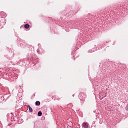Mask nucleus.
Returning a JSON list of instances; mask_svg holds the SVG:
<instances>
[{"mask_svg": "<svg viewBox=\"0 0 128 128\" xmlns=\"http://www.w3.org/2000/svg\"><path fill=\"white\" fill-rule=\"evenodd\" d=\"M72 96H74V94H73V95H72Z\"/></svg>", "mask_w": 128, "mask_h": 128, "instance_id": "1a4fd4ad", "label": "nucleus"}, {"mask_svg": "<svg viewBox=\"0 0 128 128\" xmlns=\"http://www.w3.org/2000/svg\"><path fill=\"white\" fill-rule=\"evenodd\" d=\"M125 110H128V104L126 106V108H125Z\"/></svg>", "mask_w": 128, "mask_h": 128, "instance_id": "423d86ee", "label": "nucleus"}, {"mask_svg": "<svg viewBox=\"0 0 128 128\" xmlns=\"http://www.w3.org/2000/svg\"><path fill=\"white\" fill-rule=\"evenodd\" d=\"M88 52H92V50H88Z\"/></svg>", "mask_w": 128, "mask_h": 128, "instance_id": "0eeeda50", "label": "nucleus"}, {"mask_svg": "<svg viewBox=\"0 0 128 128\" xmlns=\"http://www.w3.org/2000/svg\"><path fill=\"white\" fill-rule=\"evenodd\" d=\"M28 108L29 109V112H32V108L30 107V106L28 105Z\"/></svg>", "mask_w": 128, "mask_h": 128, "instance_id": "f03ea898", "label": "nucleus"}, {"mask_svg": "<svg viewBox=\"0 0 128 128\" xmlns=\"http://www.w3.org/2000/svg\"><path fill=\"white\" fill-rule=\"evenodd\" d=\"M42 111H39L38 112V116H42Z\"/></svg>", "mask_w": 128, "mask_h": 128, "instance_id": "39448f33", "label": "nucleus"}, {"mask_svg": "<svg viewBox=\"0 0 128 128\" xmlns=\"http://www.w3.org/2000/svg\"><path fill=\"white\" fill-rule=\"evenodd\" d=\"M24 28H30V24H26L24 25Z\"/></svg>", "mask_w": 128, "mask_h": 128, "instance_id": "20e7f679", "label": "nucleus"}, {"mask_svg": "<svg viewBox=\"0 0 128 128\" xmlns=\"http://www.w3.org/2000/svg\"><path fill=\"white\" fill-rule=\"evenodd\" d=\"M82 126L84 128H88V124L86 123V122H84L82 124Z\"/></svg>", "mask_w": 128, "mask_h": 128, "instance_id": "f257e3e1", "label": "nucleus"}, {"mask_svg": "<svg viewBox=\"0 0 128 128\" xmlns=\"http://www.w3.org/2000/svg\"><path fill=\"white\" fill-rule=\"evenodd\" d=\"M68 106H71V107L72 106V104H68Z\"/></svg>", "mask_w": 128, "mask_h": 128, "instance_id": "6e6552de", "label": "nucleus"}, {"mask_svg": "<svg viewBox=\"0 0 128 128\" xmlns=\"http://www.w3.org/2000/svg\"><path fill=\"white\" fill-rule=\"evenodd\" d=\"M36 106H40V102L39 101H36L35 103Z\"/></svg>", "mask_w": 128, "mask_h": 128, "instance_id": "7ed1b4c3", "label": "nucleus"}]
</instances>
